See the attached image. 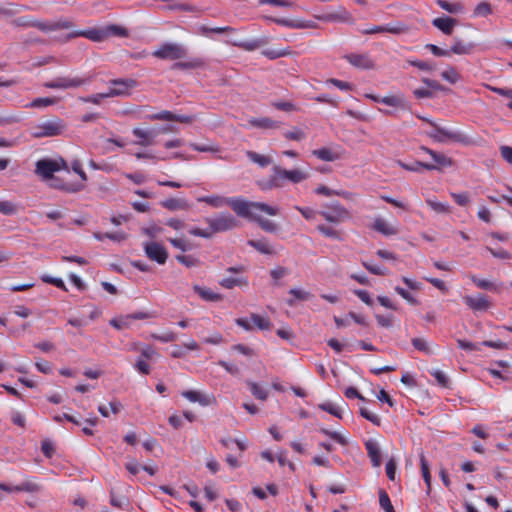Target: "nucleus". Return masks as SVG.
<instances>
[{"label":"nucleus","mask_w":512,"mask_h":512,"mask_svg":"<svg viewBox=\"0 0 512 512\" xmlns=\"http://www.w3.org/2000/svg\"><path fill=\"white\" fill-rule=\"evenodd\" d=\"M420 466H421V472H422V477L424 479V482L426 483L427 487L430 488L431 475H430V471H429V465H428V462L426 461L424 454L420 455Z\"/></svg>","instance_id":"49530a36"},{"label":"nucleus","mask_w":512,"mask_h":512,"mask_svg":"<svg viewBox=\"0 0 512 512\" xmlns=\"http://www.w3.org/2000/svg\"><path fill=\"white\" fill-rule=\"evenodd\" d=\"M110 85L116 91H121V96H127L129 91L136 86V81L133 79H114L110 81Z\"/></svg>","instance_id":"b1692460"},{"label":"nucleus","mask_w":512,"mask_h":512,"mask_svg":"<svg viewBox=\"0 0 512 512\" xmlns=\"http://www.w3.org/2000/svg\"><path fill=\"white\" fill-rule=\"evenodd\" d=\"M227 43H230L234 46H237V47H240V48H243L247 51H253L255 50L256 48L259 47V41L257 40H252V41H227Z\"/></svg>","instance_id":"864d4df0"},{"label":"nucleus","mask_w":512,"mask_h":512,"mask_svg":"<svg viewBox=\"0 0 512 512\" xmlns=\"http://www.w3.org/2000/svg\"><path fill=\"white\" fill-rule=\"evenodd\" d=\"M441 77L443 80L455 84L461 79L460 74L456 71V69L452 66L448 67L447 69L443 70L441 72Z\"/></svg>","instance_id":"a19ab883"},{"label":"nucleus","mask_w":512,"mask_h":512,"mask_svg":"<svg viewBox=\"0 0 512 512\" xmlns=\"http://www.w3.org/2000/svg\"><path fill=\"white\" fill-rule=\"evenodd\" d=\"M492 13V9L489 3L481 2L474 9L475 16H488Z\"/></svg>","instance_id":"680f3d73"},{"label":"nucleus","mask_w":512,"mask_h":512,"mask_svg":"<svg viewBox=\"0 0 512 512\" xmlns=\"http://www.w3.org/2000/svg\"><path fill=\"white\" fill-rule=\"evenodd\" d=\"M365 448L367 450V454L371 460V463L374 467H379L382 463L381 459V450L379 444L374 439H369L365 442Z\"/></svg>","instance_id":"a211bd4d"},{"label":"nucleus","mask_w":512,"mask_h":512,"mask_svg":"<svg viewBox=\"0 0 512 512\" xmlns=\"http://www.w3.org/2000/svg\"><path fill=\"white\" fill-rule=\"evenodd\" d=\"M289 294L292 295L295 299L305 301L309 300L311 295L309 292H306L302 289L292 288L289 290Z\"/></svg>","instance_id":"774afa93"},{"label":"nucleus","mask_w":512,"mask_h":512,"mask_svg":"<svg viewBox=\"0 0 512 512\" xmlns=\"http://www.w3.org/2000/svg\"><path fill=\"white\" fill-rule=\"evenodd\" d=\"M249 124L253 127L261 128V129H275L279 127V122L268 118V117H260V118H251L249 120Z\"/></svg>","instance_id":"cd10ccee"},{"label":"nucleus","mask_w":512,"mask_h":512,"mask_svg":"<svg viewBox=\"0 0 512 512\" xmlns=\"http://www.w3.org/2000/svg\"><path fill=\"white\" fill-rule=\"evenodd\" d=\"M411 343L413 347L420 352H423L427 355L434 353L432 345L423 338H413Z\"/></svg>","instance_id":"e433bc0d"},{"label":"nucleus","mask_w":512,"mask_h":512,"mask_svg":"<svg viewBox=\"0 0 512 512\" xmlns=\"http://www.w3.org/2000/svg\"><path fill=\"white\" fill-rule=\"evenodd\" d=\"M143 248L146 256L157 262L158 264H164L168 258V252L166 249L157 242H146L143 244Z\"/></svg>","instance_id":"9d476101"},{"label":"nucleus","mask_w":512,"mask_h":512,"mask_svg":"<svg viewBox=\"0 0 512 512\" xmlns=\"http://www.w3.org/2000/svg\"><path fill=\"white\" fill-rule=\"evenodd\" d=\"M458 21L448 16L438 17L432 20V25L445 35H451Z\"/></svg>","instance_id":"dca6fc26"},{"label":"nucleus","mask_w":512,"mask_h":512,"mask_svg":"<svg viewBox=\"0 0 512 512\" xmlns=\"http://www.w3.org/2000/svg\"><path fill=\"white\" fill-rule=\"evenodd\" d=\"M471 281L480 289L495 290V286L492 282L486 279H480L476 275L470 276Z\"/></svg>","instance_id":"5fc2aeb1"},{"label":"nucleus","mask_w":512,"mask_h":512,"mask_svg":"<svg viewBox=\"0 0 512 512\" xmlns=\"http://www.w3.org/2000/svg\"><path fill=\"white\" fill-rule=\"evenodd\" d=\"M42 281L48 284H52L59 289L67 290L64 281L61 278L52 277L49 275H43L41 277Z\"/></svg>","instance_id":"e2e57ef3"},{"label":"nucleus","mask_w":512,"mask_h":512,"mask_svg":"<svg viewBox=\"0 0 512 512\" xmlns=\"http://www.w3.org/2000/svg\"><path fill=\"white\" fill-rule=\"evenodd\" d=\"M379 504L385 512H395L388 494L384 490L379 491Z\"/></svg>","instance_id":"de8ad7c7"},{"label":"nucleus","mask_w":512,"mask_h":512,"mask_svg":"<svg viewBox=\"0 0 512 512\" xmlns=\"http://www.w3.org/2000/svg\"><path fill=\"white\" fill-rule=\"evenodd\" d=\"M319 432L322 433L325 436H328L329 438H331L332 440L336 441L337 443H339L342 446H345V445L348 444V441H347L346 437L344 435H342L341 433H339V432L330 431V430H328L326 428H320Z\"/></svg>","instance_id":"79ce46f5"},{"label":"nucleus","mask_w":512,"mask_h":512,"mask_svg":"<svg viewBox=\"0 0 512 512\" xmlns=\"http://www.w3.org/2000/svg\"><path fill=\"white\" fill-rule=\"evenodd\" d=\"M206 222L208 223L212 234L231 230L238 225V221L230 213H220L215 217H209L206 219Z\"/></svg>","instance_id":"423d86ee"},{"label":"nucleus","mask_w":512,"mask_h":512,"mask_svg":"<svg viewBox=\"0 0 512 512\" xmlns=\"http://www.w3.org/2000/svg\"><path fill=\"white\" fill-rule=\"evenodd\" d=\"M421 150L431 156V158L436 163L434 165L437 166V169L440 167H451L453 165V160L446 156L444 153L434 151L427 147H421Z\"/></svg>","instance_id":"6ab92c4d"},{"label":"nucleus","mask_w":512,"mask_h":512,"mask_svg":"<svg viewBox=\"0 0 512 512\" xmlns=\"http://www.w3.org/2000/svg\"><path fill=\"white\" fill-rule=\"evenodd\" d=\"M320 215L328 222L338 224L350 218L349 211L339 202L325 204Z\"/></svg>","instance_id":"39448f33"},{"label":"nucleus","mask_w":512,"mask_h":512,"mask_svg":"<svg viewBox=\"0 0 512 512\" xmlns=\"http://www.w3.org/2000/svg\"><path fill=\"white\" fill-rule=\"evenodd\" d=\"M135 370H137L140 374L148 375L151 371L150 365L146 362V360L142 358H138L134 364Z\"/></svg>","instance_id":"69168bd1"},{"label":"nucleus","mask_w":512,"mask_h":512,"mask_svg":"<svg viewBox=\"0 0 512 512\" xmlns=\"http://www.w3.org/2000/svg\"><path fill=\"white\" fill-rule=\"evenodd\" d=\"M406 31V26L401 22L383 25V33L401 34Z\"/></svg>","instance_id":"c03bdc74"},{"label":"nucleus","mask_w":512,"mask_h":512,"mask_svg":"<svg viewBox=\"0 0 512 512\" xmlns=\"http://www.w3.org/2000/svg\"><path fill=\"white\" fill-rule=\"evenodd\" d=\"M246 383L250 389L251 394L255 398L262 400V401H264L268 398L269 393L265 387L259 385L258 383L254 382V381H247Z\"/></svg>","instance_id":"2f4dec72"},{"label":"nucleus","mask_w":512,"mask_h":512,"mask_svg":"<svg viewBox=\"0 0 512 512\" xmlns=\"http://www.w3.org/2000/svg\"><path fill=\"white\" fill-rule=\"evenodd\" d=\"M193 290L195 293H197L201 299L208 302H217L222 300V295L219 293L214 292L210 288L202 287L200 285L195 284L193 286Z\"/></svg>","instance_id":"4be33fe9"},{"label":"nucleus","mask_w":512,"mask_h":512,"mask_svg":"<svg viewBox=\"0 0 512 512\" xmlns=\"http://www.w3.org/2000/svg\"><path fill=\"white\" fill-rule=\"evenodd\" d=\"M418 118L426 121L430 124L431 129L427 131V136L430 137L433 141L441 144H451V143H459L463 145H469L472 143V140L469 136L463 133L460 130L452 129L448 127L441 126L431 119L418 116Z\"/></svg>","instance_id":"f03ea898"},{"label":"nucleus","mask_w":512,"mask_h":512,"mask_svg":"<svg viewBox=\"0 0 512 512\" xmlns=\"http://www.w3.org/2000/svg\"><path fill=\"white\" fill-rule=\"evenodd\" d=\"M345 406H346L345 403H343V406H341L337 403L327 401V402L319 404L318 408L339 418V419H342Z\"/></svg>","instance_id":"a878e982"},{"label":"nucleus","mask_w":512,"mask_h":512,"mask_svg":"<svg viewBox=\"0 0 512 512\" xmlns=\"http://www.w3.org/2000/svg\"><path fill=\"white\" fill-rule=\"evenodd\" d=\"M258 212L265 213L259 208H251V214L243 217L256 221L260 228L266 232H275L277 229V225L271 220L260 217L258 215Z\"/></svg>","instance_id":"f3484780"},{"label":"nucleus","mask_w":512,"mask_h":512,"mask_svg":"<svg viewBox=\"0 0 512 512\" xmlns=\"http://www.w3.org/2000/svg\"><path fill=\"white\" fill-rule=\"evenodd\" d=\"M425 202L430 209L438 214L450 213V206L448 203L437 201L434 198H427Z\"/></svg>","instance_id":"473e14b6"},{"label":"nucleus","mask_w":512,"mask_h":512,"mask_svg":"<svg viewBox=\"0 0 512 512\" xmlns=\"http://www.w3.org/2000/svg\"><path fill=\"white\" fill-rule=\"evenodd\" d=\"M71 36L72 37L83 36L92 41L98 42V41L103 40L107 36V31H105V29H90V30L75 32Z\"/></svg>","instance_id":"bb28decb"},{"label":"nucleus","mask_w":512,"mask_h":512,"mask_svg":"<svg viewBox=\"0 0 512 512\" xmlns=\"http://www.w3.org/2000/svg\"><path fill=\"white\" fill-rule=\"evenodd\" d=\"M110 503L114 507L124 509L128 505V500L125 497L116 496L113 492H111Z\"/></svg>","instance_id":"0e129e2a"},{"label":"nucleus","mask_w":512,"mask_h":512,"mask_svg":"<svg viewBox=\"0 0 512 512\" xmlns=\"http://www.w3.org/2000/svg\"><path fill=\"white\" fill-rule=\"evenodd\" d=\"M247 243H248L249 246L253 247L254 249H256L258 252H260L262 254L270 255V254L274 253L273 248L264 239H261V240H249Z\"/></svg>","instance_id":"f704fd0d"},{"label":"nucleus","mask_w":512,"mask_h":512,"mask_svg":"<svg viewBox=\"0 0 512 512\" xmlns=\"http://www.w3.org/2000/svg\"><path fill=\"white\" fill-rule=\"evenodd\" d=\"M174 118H176L175 113L168 110H163L161 112L151 114L148 116V119L150 120L174 121Z\"/></svg>","instance_id":"4d7b16f0"},{"label":"nucleus","mask_w":512,"mask_h":512,"mask_svg":"<svg viewBox=\"0 0 512 512\" xmlns=\"http://www.w3.org/2000/svg\"><path fill=\"white\" fill-rule=\"evenodd\" d=\"M474 48L473 43H465L463 40L459 38H454L452 41V45L450 48V54L456 55H469Z\"/></svg>","instance_id":"412c9836"},{"label":"nucleus","mask_w":512,"mask_h":512,"mask_svg":"<svg viewBox=\"0 0 512 512\" xmlns=\"http://www.w3.org/2000/svg\"><path fill=\"white\" fill-rule=\"evenodd\" d=\"M204 65V62L200 58H195L187 62H177L174 64L176 69H194Z\"/></svg>","instance_id":"a18cd8bd"},{"label":"nucleus","mask_w":512,"mask_h":512,"mask_svg":"<svg viewBox=\"0 0 512 512\" xmlns=\"http://www.w3.org/2000/svg\"><path fill=\"white\" fill-rule=\"evenodd\" d=\"M186 55L185 48L178 43H164L153 52L159 59L177 60Z\"/></svg>","instance_id":"1a4fd4ad"},{"label":"nucleus","mask_w":512,"mask_h":512,"mask_svg":"<svg viewBox=\"0 0 512 512\" xmlns=\"http://www.w3.org/2000/svg\"><path fill=\"white\" fill-rule=\"evenodd\" d=\"M465 304L473 311H487L490 308V302L486 296L479 294L476 297L465 296L463 298Z\"/></svg>","instance_id":"2eb2a0df"},{"label":"nucleus","mask_w":512,"mask_h":512,"mask_svg":"<svg viewBox=\"0 0 512 512\" xmlns=\"http://www.w3.org/2000/svg\"><path fill=\"white\" fill-rule=\"evenodd\" d=\"M381 103L385 104L387 106H392V107H401V108L406 107V102H405L403 96H400V95H391V96L382 97Z\"/></svg>","instance_id":"4c0bfd02"},{"label":"nucleus","mask_w":512,"mask_h":512,"mask_svg":"<svg viewBox=\"0 0 512 512\" xmlns=\"http://www.w3.org/2000/svg\"><path fill=\"white\" fill-rule=\"evenodd\" d=\"M312 154L314 156H316L318 159H320L322 161H328V162L334 161L338 158L337 154L334 153L329 148H321V149L314 150L312 152Z\"/></svg>","instance_id":"58836bf2"},{"label":"nucleus","mask_w":512,"mask_h":512,"mask_svg":"<svg viewBox=\"0 0 512 512\" xmlns=\"http://www.w3.org/2000/svg\"><path fill=\"white\" fill-rule=\"evenodd\" d=\"M41 488H42L41 485H39L34 480H26L19 485H15V489L18 492L24 491V492H28V493H37V492L41 491Z\"/></svg>","instance_id":"c9c22d12"},{"label":"nucleus","mask_w":512,"mask_h":512,"mask_svg":"<svg viewBox=\"0 0 512 512\" xmlns=\"http://www.w3.org/2000/svg\"><path fill=\"white\" fill-rule=\"evenodd\" d=\"M91 76H61L57 77L51 81L45 82L43 84L44 87L49 89H69V88H77L88 84L91 81Z\"/></svg>","instance_id":"20e7f679"},{"label":"nucleus","mask_w":512,"mask_h":512,"mask_svg":"<svg viewBox=\"0 0 512 512\" xmlns=\"http://www.w3.org/2000/svg\"><path fill=\"white\" fill-rule=\"evenodd\" d=\"M132 134L137 138V140L134 143L136 145L143 147L153 145L155 142V137L157 135L156 131L153 129L141 128H134L132 130Z\"/></svg>","instance_id":"ddd939ff"},{"label":"nucleus","mask_w":512,"mask_h":512,"mask_svg":"<svg viewBox=\"0 0 512 512\" xmlns=\"http://www.w3.org/2000/svg\"><path fill=\"white\" fill-rule=\"evenodd\" d=\"M272 173H278V178H280L282 185H284L285 181L298 184L309 178V172L302 168L287 170L278 165H275L272 167Z\"/></svg>","instance_id":"0eeeda50"},{"label":"nucleus","mask_w":512,"mask_h":512,"mask_svg":"<svg viewBox=\"0 0 512 512\" xmlns=\"http://www.w3.org/2000/svg\"><path fill=\"white\" fill-rule=\"evenodd\" d=\"M317 230L321 234H323L324 236H326L328 238L337 239V240L341 239L339 231L335 230L334 228H332L330 226L321 224V225L317 226Z\"/></svg>","instance_id":"8fccbe9b"},{"label":"nucleus","mask_w":512,"mask_h":512,"mask_svg":"<svg viewBox=\"0 0 512 512\" xmlns=\"http://www.w3.org/2000/svg\"><path fill=\"white\" fill-rule=\"evenodd\" d=\"M251 321L253 323V327L256 326L259 330H269L272 326L267 317H263L258 314H251Z\"/></svg>","instance_id":"ea45409f"},{"label":"nucleus","mask_w":512,"mask_h":512,"mask_svg":"<svg viewBox=\"0 0 512 512\" xmlns=\"http://www.w3.org/2000/svg\"><path fill=\"white\" fill-rule=\"evenodd\" d=\"M246 156L251 162L257 164L261 168L267 167L272 163V159L269 156L262 155L254 151H246Z\"/></svg>","instance_id":"7c9ffc66"},{"label":"nucleus","mask_w":512,"mask_h":512,"mask_svg":"<svg viewBox=\"0 0 512 512\" xmlns=\"http://www.w3.org/2000/svg\"><path fill=\"white\" fill-rule=\"evenodd\" d=\"M71 27L72 23L65 18H61L57 21H42L37 19L35 21V28L45 33L54 32L62 29H69Z\"/></svg>","instance_id":"f8f14e48"},{"label":"nucleus","mask_w":512,"mask_h":512,"mask_svg":"<svg viewBox=\"0 0 512 512\" xmlns=\"http://www.w3.org/2000/svg\"><path fill=\"white\" fill-rule=\"evenodd\" d=\"M346 60L356 68L359 69H373L374 61L368 54H356L352 53L345 56Z\"/></svg>","instance_id":"4468645a"},{"label":"nucleus","mask_w":512,"mask_h":512,"mask_svg":"<svg viewBox=\"0 0 512 512\" xmlns=\"http://www.w3.org/2000/svg\"><path fill=\"white\" fill-rule=\"evenodd\" d=\"M437 5L443 10L447 11L450 14H462L465 11V7L460 2H448L446 0H437Z\"/></svg>","instance_id":"c85d7f7f"},{"label":"nucleus","mask_w":512,"mask_h":512,"mask_svg":"<svg viewBox=\"0 0 512 512\" xmlns=\"http://www.w3.org/2000/svg\"><path fill=\"white\" fill-rule=\"evenodd\" d=\"M161 206L170 211L188 210L190 204L185 198H168L161 202Z\"/></svg>","instance_id":"aec40b11"},{"label":"nucleus","mask_w":512,"mask_h":512,"mask_svg":"<svg viewBox=\"0 0 512 512\" xmlns=\"http://www.w3.org/2000/svg\"><path fill=\"white\" fill-rule=\"evenodd\" d=\"M176 260L186 267H195L199 264V260L192 255H177Z\"/></svg>","instance_id":"6e6d98bb"},{"label":"nucleus","mask_w":512,"mask_h":512,"mask_svg":"<svg viewBox=\"0 0 512 512\" xmlns=\"http://www.w3.org/2000/svg\"><path fill=\"white\" fill-rule=\"evenodd\" d=\"M364 267L374 275H385L387 274V270L385 267L376 264H370L368 262L363 263Z\"/></svg>","instance_id":"338daca9"},{"label":"nucleus","mask_w":512,"mask_h":512,"mask_svg":"<svg viewBox=\"0 0 512 512\" xmlns=\"http://www.w3.org/2000/svg\"><path fill=\"white\" fill-rule=\"evenodd\" d=\"M425 48L428 49L434 56L437 57H449L450 51L447 49H442L435 44H426Z\"/></svg>","instance_id":"052dcab7"},{"label":"nucleus","mask_w":512,"mask_h":512,"mask_svg":"<svg viewBox=\"0 0 512 512\" xmlns=\"http://www.w3.org/2000/svg\"><path fill=\"white\" fill-rule=\"evenodd\" d=\"M397 163L401 168H403L407 171H411V172H419L422 168L426 169V170H430V171L437 170V166H435L433 164H429V163L420 162V161H415L412 164H406L402 161H398Z\"/></svg>","instance_id":"c756f323"},{"label":"nucleus","mask_w":512,"mask_h":512,"mask_svg":"<svg viewBox=\"0 0 512 512\" xmlns=\"http://www.w3.org/2000/svg\"><path fill=\"white\" fill-rule=\"evenodd\" d=\"M65 128L66 126L62 119L53 117L34 125L31 134L35 138L54 137L61 135Z\"/></svg>","instance_id":"7ed1b4c3"},{"label":"nucleus","mask_w":512,"mask_h":512,"mask_svg":"<svg viewBox=\"0 0 512 512\" xmlns=\"http://www.w3.org/2000/svg\"><path fill=\"white\" fill-rule=\"evenodd\" d=\"M373 229L385 236H392L398 233V229L383 218H376L374 220Z\"/></svg>","instance_id":"5701e85b"},{"label":"nucleus","mask_w":512,"mask_h":512,"mask_svg":"<svg viewBox=\"0 0 512 512\" xmlns=\"http://www.w3.org/2000/svg\"><path fill=\"white\" fill-rule=\"evenodd\" d=\"M219 284L226 289H232L236 286H247L248 281L244 277H225L223 278Z\"/></svg>","instance_id":"72a5a7b5"},{"label":"nucleus","mask_w":512,"mask_h":512,"mask_svg":"<svg viewBox=\"0 0 512 512\" xmlns=\"http://www.w3.org/2000/svg\"><path fill=\"white\" fill-rule=\"evenodd\" d=\"M284 137L288 140L302 141L306 138V133L302 129L294 127L293 129L285 132Z\"/></svg>","instance_id":"3c124183"},{"label":"nucleus","mask_w":512,"mask_h":512,"mask_svg":"<svg viewBox=\"0 0 512 512\" xmlns=\"http://www.w3.org/2000/svg\"><path fill=\"white\" fill-rule=\"evenodd\" d=\"M258 187L262 191H269L274 188H280L283 187L282 182L280 178H278V173H273L269 178L267 179H261L257 181Z\"/></svg>","instance_id":"393cba45"},{"label":"nucleus","mask_w":512,"mask_h":512,"mask_svg":"<svg viewBox=\"0 0 512 512\" xmlns=\"http://www.w3.org/2000/svg\"><path fill=\"white\" fill-rule=\"evenodd\" d=\"M18 212L17 205L11 201H0V213L3 215H14Z\"/></svg>","instance_id":"09e8293b"},{"label":"nucleus","mask_w":512,"mask_h":512,"mask_svg":"<svg viewBox=\"0 0 512 512\" xmlns=\"http://www.w3.org/2000/svg\"><path fill=\"white\" fill-rule=\"evenodd\" d=\"M55 103H56V99L55 98H49V97L36 98L31 103L27 104L26 107L45 108V107L51 106V105H53Z\"/></svg>","instance_id":"37998d69"},{"label":"nucleus","mask_w":512,"mask_h":512,"mask_svg":"<svg viewBox=\"0 0 512 512\" xmlns=\"http://www.w3.org/2000/svg\"><path fill=\"white\" fill-rule=\"evenodd\" d=\"M274 21L277 24H280V25L285 26V27H290V28H306V27H309V25H307L306 23H304L302 21H293V20H288V19H274Z\"/></svg>","instance_id":"13d9d810"},{"label":"nucleus","mask_w":512,"mask_h":512,"mask_svg":"<svg viewBox=\"0 0 512 512\" xmlns=\"http://www.w3.org/2000/svg\"><path fill=\"white\" fill-rule=\"evenodd\" d=\"M64 166L65 162L62 159L58 161L44 158L36 162L35 173L42 179L47 180L52 178L53 174Z\"/></svg>","instance_id":"6e6552de"},{"label":"nucleus","mask_w":512,"mask_h":512,"mask_svg":"<svg viewBox=\"0 0 512 512\" xmlns=\"http://www.w3.org/2000/svg\"><path fill=\"white\" fill-rule=\"evenodd\" d=\"M36 19L30 16L18 17L13 21V24L18 27H35Z\"/></svg>","instance_id":"bf43d9fd"},{"label":"nucleus","mask_w":512,"mask_h":512,"mask_svg":"<svg viewBox=\"0 0 512 512\" xmlns=\"http://www.w3.org/2000/svg\"><path fill=\"white\" fill-rule=\"evenodd\" d=\"M198 202L206 203L213 208H222L229 206L238 216H247L251 214V208H259L270 216H276L279 213V208L270 206L263 202H251L242 197H224L220 195L201 196L197 199Z\"/></svg>","instance_id":"f257e3e1"},{"label":"nucleus","mask_w":512,"mask_h":512,"mask_svg":"<svg viewBox=\"0 0 512 512\" xmlns=\"http://www.w3.org/2000/svg\"><path fill=\"white\" fill-rule=\"evenodd\" d=\"M360 414L363 418L370 421L372 424H374L376 426H380L381 418L377 414L371 412L369 409H367L365 407H361Z\"/></svg>","instance_id":"603ef678"},{"label":"nucleus","mask_w":512,"mask_h":512,"mask_svg":"<svg viewBox=\"0 0 512 512\" xmlns=\"http://www.w3.org/2000/svg\"><path fill=\"white\" fill-rule=\"evenodd\" d=\"M181 395L191 403H198L206 407L215 404V397L211 394H206L198 390H185Z\"/></svg>","instance_id":"9b49d317"}]
</instances>
